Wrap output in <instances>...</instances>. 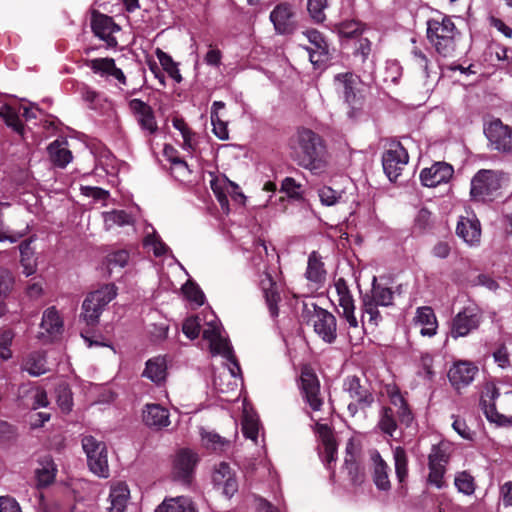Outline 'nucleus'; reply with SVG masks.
Returning a JSON list of instances; mask_svg holds the SVG:
<instances>
[{
    "label": "nucleus",
    "instance_id": "nucleus-1",
    "mask_svg": "<svg viewBox=\"0 0 512 512\" xmlns=\"http://www.w3.org/2000/svg\"><path fill=\"white\" fill-rule=\"evenodd\" d=\"M209 328L204 330V338L208 340L213 355H220L225 360V367L214 376L213 386L218 394L235 393L241 384L240 366L233 354V349L226 337L222 335L221 324L216 315L207 314Z\"/></svg>",
    "mask_w": 512,
    "mask_h": 512
},
{
    "label": "nucleus",
    "instance_id": "nucleus-2",
    "mask_svg": "<svg viewBox=\"0 0 512 512\" xmlns=\"http://www.w3.org/2000/svg\"><path fill=\"white\" fill-rule=\"evenodd\" d=\"M290 154L293 160L315 175L324 173L328 166L327 152L322 139L310 129H299L291 138Z\"/></svg>",
    "mask_w": 512,
    "mask_h": 512
},
{
    "label": "nucleus",
    "instance_id": "nucleus-3",
    "mask_svg": "<svg viewBox=\"0 0 512 512\" xmlns=\"http://www.w3.org/2000/svg\"><path fill=\"white\" fill-rule=\"evenodd\" d=\"M426 35L436 53L442 57H452L460 31L451 16L441 12L433 13L427 20Z\"/></svg>",
    "mask_w": 512,
    "mask_h": 512
},
{
    "label": "nucleus",
    "instance_id": "nucleus-4",
    "mask_svg": "<svg viewBox=\"0 0 512 512\" xmlns=\"http://www.w3.org/2000/svg\"><path fill=\"white\" fill-rule=\"evenodd\" d=\"M453 451V445L446 440L440 441L438 444L432 445L428 455V482L438 489L446 487L445 473Z\"/></svg>",
    "mask_w": 512,
    "mask_h": 512
},
{
    "label": "nucleus",
    "instance_id": "nucleus-5",
    "mask_svg": "<svg viewBox=\"0 0 512 512\" xmlns=\"http://www.w3.org/2000/svg\"><path fill=\"white\" fill-rule=\"evenodd\" d=\"M81 442L90 471L100 478H108L110 470L106 444L91 435L84 436Z\"/></svg>",
    "mask_w": 512,
    "mask_h": 512
},
{
    "label": "nucleus",
    "instance_id": "nucleus-6",
    "mask_svg": "<svg viewBox=\"0 0 512 512\" xmlns=\"http://www.w3.org/2000/svg\"><path fill=\"white\" fill-rule=\"evenodd\" d=\"M500 176L493 170H480L471 180L470 195L474 201L493 200L500 189Z\"/></svg>",
    "mask_w": 512,
    "mask_h": 512
},
{
    "label": "nucleus",
    "instance_id": "nucleus-7",
    "mask_svg": "<svg viewBox=\"0 0 512 512\" xmlns=\"http://www.w3.org/2000/svg\"><path fill=\"white\" fill-rule=\"evenodd\" d=\"M332 295V301L336 302L342 312L340 315L347 321L349 328L361 334V327L355 316V304L353 296L349 290L346 281L343 278L335 280L333 288L330 291Z\"/></svg>",
    "mask_w": 512,
    "mask_h": 512
},
{
    "label": "nucleus",
    "instance_id": "nucleus-8",
    "mask_svg": "<svg viewBox=\"0 0 512 512\" xmlns=\"http://www.w3.org/2000/svg\"><path fill=\"white\" fill-rule=\"evenodd\" d=\"M336 91L345 103L354 110L360 109L363 104V95L360 92V79L352 73L337 74L334 77Z\"/></svg>",
    "mask_w": 512,
    "mask_h": 512
},
{
    "label": "nucleus",
    "instance_id": "nucleus-9",
    "mask_svg": "<svg viewBox=\"0 0 512 512\" xmlns=\"http://www.w3.org/2000/svg\"><path fill=\"white\" fill-rule=\"evenodd\" d=\"M409 160L406 149L399 142H393L382 157L383 170L390 181H396Z\"/></svg>",
    "mask_w": 512,
    "mask_h": 512
},
{
    "label": "nucleus",
    "instance_id": "nucleus-10",
    "mask_svg": "<svg viewBox=\"0 0 512 512\" xmlns=\"http://www.w3.org/2000/svg\"><path fill=\"white\" fill-rule=\"evenodd\" d=\"M300 389L303 399L311 410L313 412L320 411L324 403L320 392V383L313 370L307 366L303 367L301 371Z\"/></svg>",
    "mask_w": 512,
    "mask_h": 512
},
{
    "label": "nucleus",
    "instance_id": "nucleus-11",
    "mask_svg": "<svg viewBox=\"0 0 512 512\" xmlns=\"http://www.w3.org/2000/svg\"><path fill=\"white\" fill-rule=\"evenodd\" d=\"M478 372V367L472 362L460 360L452 364L448 370L447 377L451 386L457 392H460L474 381Z\"/></svg>",
    "mask_w": 512,
    "mask_h": 512
},
{
    "label": "nucleus",
    "instance_id": "nucleus-12",
    "mask_svg": "<svg viewBox=\"0 0 512 512\" xmlns=\"http://www.w3.org/2000/svg\"><path fill=\"white\" fill-rule=\"evenodd\" d=\"M199 461L197 453L190 449H180L174 456L172 476L184 483H189Z\"/></svg>",
    "mask_w": 512,
    "mask_h": 512
},
{
    "label": "nucleus",
    "instance_id": "nucleus-13",
    "mask_svg": "<svg viewBox=\"0 0 512 512\" xmlns=\"http://www.w3.org/2000/svg\"><path fill=\"white\" fill-rule=\"evenodd\" d=\"M484 133L493 149L503 152L512 149V129L504 125L501 120L490 121L485 126Z\"/></svg>",
    "mask_w": 512,
    "mask_h": 512
},
{
    "label": "nucleus",
    "instance_id": "nucleus-14",
    "mask_svg": "<svg viewBox=\"0 0 512 512\" xmlns=\"http://www.w3.org/2000/svg\"><path fill=\"white\" fill-rule=\"evenodd\" d=\"M481 320V315L475 307H465L458 312L452 320L451 336L454 339L465 337L473 330L477 329Z\"/></svg>",
    "mask_w": 512,
    "mask_h": 512
},
{
    "label": "nucleus",
    "instance_id": "nucleus-15",
    "mask_svg": "<svg viewBox=\"0 0 512 512\" xmlns=\"http://www.w3.org/2000/svg\"><path fill=\"white\" fill-rule=\"evenodd\" d=\"M212 482L214 486L221 490L228 498L232 497L238 491V481L235 471L226 462L215 465L212 472Z\"/></svg>",
    "mask_w": 512,
    "mask_h": 512
},
{
    "label": "nucleus",
    "instance_id": "nucleus-16",
    "mask_svg": "<svg viewBox=\"0 0 512 512\" xmlns=\"http://www.w3.org/2000/svg\"><path fill=\"white\" fill-rule=\"evenodd\" d=\"M129 108L145 135H153L158 130L152 107L140 99H132Z\"/></svg>",
    "mask_w": 512,
    "mask_h": 512
},
{
    "label": "nucleus",
    "instance_id": "nucleus-17",
    "mask_svg": "<svg viewBox=\"0 0 512 512\" xmlns=\"http://www.w3.org/2000/svg\"><path fill=\"white\" fill-rule=\"evenodd\" d=\"M315 333L326 343H333L337 337L335 316L324 309H317L312 317Z\"/></svg>",
    "mask_w": 512,
    "mask_h": 512
},
{
    "label": "nucleus",
    "instance_id": "nucleus-18",
    "mask_svg": "<svg viewBox=\"0 0 512 512\" xmlns=\"http://www.w3.org/2000/svg\"><path fill=\"white\" fill-rule=\"evenodd\" d=\"M91 27L95 36L104 41L107 47L113 48L117 45L114 33L118 32L120 28L111 17L94 12Z\"/></svg>",
    "mask_w": 512,
    "mask_h": 512
},
{
    "label": "nucleus",
    "instance_id": "nucleus-19",
    "mask_svg": "<svg viewBox=\"0 0 512 512\" xmlns=\"http://www.w3.org/2000/svg\"><path fill=\"white\" fill-rule=\"evenodd\" d=\"M499 395L500 393L496 385L492 382H487L483 386L479 405L488 421L502 425L506 418L497 412L495 406V401Z\"/></svg>",
    "mask_w": 512,
    "mask_h": 512
},
{
    "label": "nucleus",
    "instance_id": "nucleus-20",
    "mask_svg": "<svg viewBox=\"0 0 512 512\" xmlns=\"http://www.w3.org/2000/svg\"><path fill=\"white\" fill-rule=\"evenodd\" d=\"M270 20L278 34L292 33L296 27L295 11L289 3H280L270 13Z\"/></svg>",
    "mask_w": 512,
    "mask_h": 512
},
{
    "label": "nucleus",
    "instance_id": "nucleus-21",
    "mask_svg": "<svg viewBox=\"0 0 512 512\" xmlns=\"http://www.w3.org/2000/svg\"><path fill=\"white\" fill-rule=\"evenodd\" d=\"M315 421V431L321 439L323 450L320 452L321 458L328 469H331V464L336 460L337 446L334 436L326 423H322L321 419L311 417Z\"/></svg>",
    "mask_w": 512,
    "mask_h": 512
},
{
    "label": "nucleus",
    "instance_id": "nucleus-22",
    "mask_svg": "<svg viewBox=\"0 0 512 512\" xmlns=\"http://www.w3.org/2000/svg\"><path fill=\"white\" fill-rule=\"evenodd\" d=\"M454 170L445 162H436L431 167L424 168L420 172L421 183L426 187H436L447 183L453 176Z\"/></svg>",
    "mask_w": 512,
    "mask_h": 512
},
{
    "label": "nucleus",
    "instance_id": "nucleus-23",
    "mask_svg": "<svg viewBox=\"0 0 512 512\" xmlns=\"http://www.w3.org/2000/svg\"><path fill=\"white\" fill-rule=\"evenodd\" d=\"M371 473L373 483L378 490L388 491L391 488L389 466L377 450L370 451Z\"/></svg>",
    "mask_w": 512,
    "mask_h": 512
},
{
    "label": "nucleus",
    "instance_id": "nucleus-24",
    "mask_svg": "<svg viewBox=\"0 0 512 512\" xmlns=\"http://www.w3.org/2000/svg\"><path fill=\"white\" fill-rule=\"evenodd\" d=\"M259 285L265 297L271 317L276 318L279 314L278 302L280 301V294L277 283L266 269L260 275Z\"/></svg>",
    "mask_w": 512,
    "mask_h": 512
},
{
    "label": "nucleus",
    "instance_id": "nucleus-25",
    "mask_svg": "<svg viewBox=\"0 0 512 512\" xmlns=\"http://www.w3.org/2000/svg\"><path fill=\"white\" fill-rule=\"evenodd\" d=\"M143 422L154 430H161L170 425L169 411L160 404H146L142 411Z\"/></svg>",
    "mask_w": 512,
    "mask_h": 512
},
{
    "label": "nucleus",
    "instance_id": "nucleus-26",
    "mask_svg": "<svg viewBox=\"0 0 512 512\" xmlns=\"http://www.w3.org/2000/svg\"><path fill=\"white\" fill-rule=\"evenodd\" d=\"M456 234L470 246L479 244L481 226L476 217H460L456 227Z\"/></svg>",
    "mask_w": 512,
    "mask_h": 512
},
{
    "label": "nucleus",
    "instance_id": "nucleus-27",
    "mask_svg": "<svg viewBox=\"0 0 512 512\" xmlns=\"http://www.w3.org/2000/svg\"><path fill=\"white\" fill-rule=\"evenodd\" d=\"M413 324L420 328L422 336L432 337L437 333V318L433 309L429 306H421L416 309Z\"/></svg>",
    "mask_w": 512,
    "mask_h": 512
},
{
    "label": "nucleus",
    "instance_id": "nucleus-28",
    "mask_svg": "<svg viewBox=\"0 0 512 512\" xmlns=\"http://www.w3.org/2000/svg\"><path fill=\"white\" fill-rule=\"evenodd\" d=\"M88 66L95 73L101 77L113 78L120 84H126V77L123 71L116 67L115 61L112 58H96L89 61Z\"/></svg>",
    "mask_w": 512,
    "mask_h": 512
},
{
    "label": "nucleus",
    "instance_id": "nucleus-29",
    "mask_svg": "<svg viewBox=\"0 0 512 512\" xmlns=\"http://www.w3.org/2000/svg\"><path fill=\"white\" fill-rule=\"evenodd\" d=\"M343 390L363 408L374 401L373 395L360 384V379L356 376H349L344 380Z\"/></svg>",
    "mask_w": 512,
    "mask_h": 512
},
{
    "label": "nucleus",
    "instance_id": "nucleus-30",
    "mask_svg": "<svg viewBox=\"0 0 512 512\" xmlns=\"http://www.w3.org/2000/svg\"><path fill=\"white\" fill-rule=\"evenodd\" d=\"M412 43L414 46L411 49V61L414 69L421 73V78L424 82H427L431 75L436 72L434 71L433 63L428 59L425 53V48L416 45V40L413 38Z\"/></svg>",
    "mask_w": 512,
    "mask_h": 512
},
{
    "label": "nucleus",
    "instance_id": "nucleus-31",
    "mask_svg": "<svg viewBox=\"0 0 512 512\" xmlns=\"http://www.w3.org/2000/svg\"><path fill=\"white\" fill-rule=\"evenodd\" d=\"M143 376L156 385H161L167 378V361L165 357L157 356L146 362Z\"/></svg>",
    "mask_w": 512,
    "mask_h": 512
},
{
    "label": "nucleus",
    "instance_id": "nucleus-32",
    "mask_svg": "<svg viewBox=\"0 0 512 512\" xmlns=\"http://www.w3.org/2000/svg\"><path fill=\"white\" fill-rule=\"evenodd\" d=\"M130 498V491L127 484L117 482L111 486L109 501V512H124Z\"/></svg>",
    "mask_w": 512,
    "mask_h": 512
},
{
    "label": "nucleus",
    "instance_id": "nucleus-33",
    "mask_svg": "<svg viewBox=\"0 0 512 512\" xmlns=\"http://www.w3.org/2000/svg\"><path fill=\"white\" fill-rule=\"evenodd\" d=\"M21 369L31 376H40L47 372L46 355L43 351L28 353L22 360Z\"/></svg>",
    "mask_w": 512,
    "mask_h": 512
},
{
    "label": "nucleus",
    "instance_id": "nucleus-34",
    "mask_svg": "<svg viewBox=\"0 0 512 512\" xmlns=\"http://www.w3.org/2000/svg\"><path fill=\"white\" fill-rule=\"evenodd\" d=\"M56 473L57 468L53 459L49 456L41 458L35 470L37 485L39 487L49 486L55 480Z\"/></svg>",
    "mask_w": 512,
    "mask_h": 512
},
{
    "label": "nucleus",
    "instance_id": "nucleus-35",
    "mask_svg": "<svg viewBox=\"0 0 512 512\" xmlns=\"http://www.w3.org/2000/svg\"><path fill=\"white\" fill-rule=\"evenodd\" d=\"M304 35L308 41L314 45V49H309L310 61L312 64H317L322 61V57H325L328 53V45L324 40L321 33L317 30H307Z\"/></svg>",
    "mask_w": 512,
    "mask_h": 512
},
{
    "label": "nucleus",
    "instance_id": "nucleus-36",
    "mask_svg": "<svg viewBox=\"0 0 512 512\" xmlns=\"http://www.w3.org/2000/svg\"><path fill=\"white\" fill-rule=\"evenodd\" d=\"M47 150L50 160L58 167L64 168L72 161V153L65 140L53 141Z\"/></svg>",
    "mask_w": 512,
    "mask_h": 512
},
{
    "label": "nucleus",
    "instance_id": "nucleus-37",
    "mask_svg": "<svg viewBox=\"0 0 512 512\" xmlns=\"http://www.w3.org/2000/svg\"><path fill=\"white\" fill-rule=\"evenodd\" d=\"M202 445L214 452H225L231 447V441L220 436L218 433L201 428L200 430Z\"/></svg>",
    "mask_w": 512,
    "mask_h": 512
},
{
    "label": "nucleus",
    "instance_id": "nucleus-38",
    "mask_svg": "<svg viewBox=\"0 0 512 512\" xmlns=\"http://www.w3.org/2000/svg\"><path fill=\"white\" fill-rule=\"evenodd\" d=\"M41 329H43L49 337L59 335L63 330V320L55 307H49L43 312Z\"/></svg>",
    "mask_w": 512,
    "mask_h": 512
},
{
    "label": "nucleus",
    "instance_id": "nucleus-39",
    "mask_svg": "<svg viewBox=\"0 0 512 512\" xmlns=\"http://www.w3.org/2000/svg\"><path fill=\"white\" fill-rule=\"evenodd\" d=\"M155 512H196L192 501L184 496L165 499Z\"/></svg>",
    "mask_w": 512,
    "mask_h": 512
},
{
    "label": "nucleus",
    "instance_id": "nucleus-40",
    "mask_svg": "<svg viewBox=\"0 0 512 512\" xmlns=\"http://www.w3.org/2000/svg\"><path fill=\"white\" fill-rule=\"evenodd\" d=\"M306 278L314 283H321L325 280L326 271L319 254L313 251L308 257Z\"/></svg>",
    "mask_w": 512,
    "mask_h": 512
},
{
    "label": "nucleus",
    "instance_id": "nucleus-41",
    "mask_svg": "<svg viewBox=\"0 0 512 512\" xmlns=\"http://www.w3.org/2000/svg\"><path fill=\"white\" fill-rule=\"evenodd\" d=\"M117 296V287L106 284L88 295V303L93 301L102 310Z\"/></svg>",
    "mask_w": 512,
    "mask_h": 512
},
{
    "label": "nucleus",
    "instance_id": "nucleus-42",
    "mask_svg": "<svg viewBox=\"0 0 512 512\" xmlns=\"http://www.w3.org/2000/svg\"><path fill=\"white\" fill-rule=\"evenodd\" d=\"M208 313H213L215 315L213 311H205L203 313V317L193 316L187 318L184 321L182 331L189 339H196L200 333L201 328L203 329V331L205 330V328H209L206 319ZM203 339L205 340L204 337ZM206 341L208 340L206 339Z\"/></svg>",
    "mask_w": 512,
    "mask_h": 512
},
{
    "label": "nucleus",
    "instance_id": "nucleus-43",
    "mask_svg": "<svg viewBox=\"0 0 512 512\" xmlns=\"http://www.w3.org/2000/svg\"><path fill=\"white\" fill-rule=\"evenodd\" d=\"M104 227L106 230H112L117 227L131 225L133 218L124 210H112L102 213Z\"/></svg>",
    "mask_w": 512,
    "mask_h": 512
},
{
    "label": "nucleus",
    "instance_id": "nucleus-44",
    "mask_svg": "<svg viewBox=\"0 0 512 512\" xmlns=\"http://www.w3.org/2000/svg\"><path fill=\"white\" fill-rule=\"evenodd\" d=\"M211 189L213 190L217 200L220 203V206L223 210L229 211V201L226 196V190L235 189L232 185V181L227 179L226 177H216L210 182Z\"/></svg>",
    "mask_w": 512,
    "mask_h": 512
},
{
    "label": "nucleus",
    "instance_id": "nucleus-45",
    "mask_svg": "<svg viewBox=\"0 0 512 512\" xmlns=\"http://www.w3.org/2000/svg\"><path fill=\"white\" fill-rule=\"evenodd\" d=\"M242 431L246 438L257 442L259 420L252 411H249L248 405L245 402L243 403Z\"/></svg>",
    "mask_w": 512,
    "mask_h": 512
},
{
    "label": "nucleus",
    "instance_id": "nucleus-46",
    "mask_svg": "<svg viewBox=\"0 0 512 512\" xmlns=\"http://www.w3.org/2000/svg\"><path fill=\"white\" fill-rule=\"evenodd\" d=\"M21 255V265L23 267V273L26 276L33 275L37 270V263L34 257V251L31 248V241H24L19 246Z\"/></svg>",
    "mask_w": 512,
    "mask_h": 512
},
{
    "label": "nucleus",
    "instance_id": "nucleus-47",
    "mask_svg": "<svg viewBox=\"0 0 512 512\" xmlns=\"http://www.w3.org/2000/svg\"><path fill=\"white\" fill-rule=\"evenodd\" d=\"M387 393L390 399V402L398 408V414L402 421L410 422L412 420L411 412L407 406V403L395 386H389L387 388Z\"/></svg>",
    "mask_w": 512,
    "mask_h": 512
},
{
    "label": "nucleus",
    "instance_id": "nucleus-48",
    "mask_svg": "<svg viewBox=\"0 0 512 512\" xmlns=\"http://www.w3.org/2000/svg\"><path fill=\"white\" fill-rule=\"evenodd\" d=\"M150 229L151 232L146 231V236L143 240L144 247L152 250L156 257L165 255L169 251L168 246L160 239L153 227H150Z\"/></svg>",
    "mask_w": 512,
    "mask_h": 512
},
{
    "label": "nucleus",
    "instance_id": "nucleus-49",
    "mask_svg": "<svg viewBox=\"0 0 512 512\" xmlns=\"http://www.w3.org/2000/svg\"><path fill=\"white\" fill-rule=\"evenodd\" d=\"M378 428L384 434L393 437L397 430V423L394 419L393 411L389 407H383L380 411Z\"/></svg>",
    "mask_w": 512,
    "mask_h": 512
},
{
    "label": "nucleus",
    "instance_id": "nucleus-50",
    "mask_svg": "<svg viewBox=\"0 0 512 512\" xmlns=\"http://www.w3.org/2000/svg\"><path fill=\"white\" fill-rule=\"evenodd\" d=\"M156 56L161 64V66L168 73V75L175 82L180 83L182 81V76L180 74L178 65L173 61L171 56L159 48L156 50Z\"/></svg>",
    "mask_w": 512,
    "mask_h": 512
},
{
    "label": "nucleus",
    "instance_id": "nucleus-51",
    "mask_svg": "<svg viewBox=\"0 0 512 512\" xmlns=\"http://www.w3.org/2000/svg\"><path fill=\"white\" fill-rule=\"evenodd\" d=\"M378 304L373 302L366 294L362 299V323H364L363 318L365 315L368 316V324L372 327H376L380 321L382 320L381 314L378 310Z\"/></svg>",
    "mask_w": 512,
    "mask_h": 512
},
{
    "label": "nucleus",
    "instance_id": "nucleus-52",
    "mask_svg": "<svg viewBox=\"0 0 512 512\" xmlns=\"http://www.w3.org/2000/svg\"><path fill=\"white\" fill-rule=\"evenodd\" d=\"M454 484L457 490L465 495H472L476 489L475 479L467 471L457 472L455 474Z\"/></svg>",
    "mask_w": 512,
    "mask_h": 512
},
{
    "label": "nucleus",
    "instance_id": "nucleus-53",
    "mask_svg": "<svg viewBox=\"0 0 512 512\" xmlns=\"http://www.w3.org/2000/svg\"><path fill=\"white\" fill-rule=\"evenodd\" d=\"M376 278H374V282ZM368 297L380 306H389L393 303V291L390 288L373 284L371 294Z\"/></svg>",
    "mask_w": 512,
    "mask_h": 512
},
{
    "label": "nucleus",
    "instance_id": "nucleus-54",
    "mask_svg": "<svg viewBox=\"0 0 512 512\" xmlns=\"http://www.w3.org/2000/svg\"><path fill=\"white\" fill-rule=\"evenodd\" d=\"M0 117L5 121L7 126L11 127L17 133L23 132V124L19 118L18 112L9 105H3L0 108Z\"/></svg>",
    "mask_w": 512,
    "mask_h": 512
},
{
    "label": "nucleus",
    "instance_id": "nucleus-55",
    "mask_svg": "<svg viewBox=\"0 0 512 512\" xmlns=\"http://www.w3.org/2000/svg\"><path fill=\"white\" fill-rule=\"evenodd\" d=\"M393 458L395 463V473L400 483L404 482L407 477V455L405 450L398 446L393 450Z\"/></svg>",
    "mask_w": 512,
    "mask_h": 512
},
{
    "label": "nucleus",
    "instance_id": "nucleus-56",
    "mask_svg": "<svg viewBox=\"0 0 512 512\" xmlns=\"http://www.w3.org/2000/svg\"><path fill=\"white\" fill-rule=\"evenodd\" d=\"M15 277L7 268L0 267V301H4L12 292Z\"/></svg>",
    "mask_w": 512,
    "mask_h": 512
},
{
    "label": "nucleus",
    "instance_id": "nucleus-57",
    "mask_svg": "<svg viewBox=\"0 0 512 512\" xmlns=\"http://www.w3.org/2000/svg\"><path fill=\"white\" fill-rule=\"evenodd\" d=\"M6 206H8V203H0V242L9 241L10 243H15L26 234L28 226L22 231H12L9 228H5L2 221V210Z\"/></svg>",
    "mask_w": 512,
    "mask_h": 512
},
{
    "label": "nucleus",
    "instance_id": "nucleus-58",
    "mask_svg": "<svg viewBox=\"0 0 512 512\" xmlns=\"http://www.w3.org/2000/svg\"><path fill=\"white\" fill-rule=\"evenodd\" d=\"M103 310L95 305L93 301L88 303V296L82 304V317L87 325H96Z\"/></svg>",
    "mask_w": 512,
    "mask_h": 512
},
{
    "label": "nucleus",
    "instance_id": "nucleus-59",
    "mask_svg": "<svg viewBox=\"0 0 512 512\" xmlns=\"http://www.w3.org/2000/svg\"><path fill=\"white\" fill-rule=\"evenodd\" d=\"M130 256L127 250H117L107 255L106 264L111 273L116 268H124L129 262Z\"/></svg>",
    "mask_w": 512,
    "mask_h": 512
},
{
    "label": "nucleus",
    "instance_id": "nucleus-60",
    "mask_svg": "<svg viewBox=\"0 0 512 512\" xmlns=\"http://www.w3.org/2000/svg\"><path fill=\"white\" fill-rule=\"evenodd\" d=\"M340 36L353 37L362 31V24L356 20H345L335 25Z\"/></svg>",
    "mask_w": 512,
    "mask_h": 512
},
{
    "label": "nucleus",
    "instance_id": "nucleus-61",
    "mask_svg": "<svg viewBox=\"0 0 512 512\" xmlns=\"http://www.w3.org/2000/svg\"><path fill=\"white\" fill-rule=\"evenodd\" d=\"M57 404L62 412L68 413L72 410V393L67 386H60L57 389Z\"/></svg>",
    "mask_w": 512,
    "mask_h": 512
},
{
    "label": "nucleus",
    "instance_id": "nucleus-62",
    "mask_svg": "<svg viewBox=\"0 0 512 512\" xmlns=\"http://www.w3.org/2000/svg\"><path fill=\"white\" fill-rule=\"evenodd\" d=\"M182 290L186 298L189 301L195 303L197 306H200L204 303V293L196 284L188 282L183 286Z\"/></svg>",
    "mask_w": 512,
    "mask_h": 512
},
{
    "label": "nucleus",
    "instance_id": "nucleus-63",
    "mask_svg": "<svg viewBox=\"0 0 512 512\" xmlns=\"http://www.w3.org/2000/svg\"><path fill=\"white\" fill-rule=\"evenodd\" d=\"M318 196L322 205L333 206L339 202L341 193L329 186H323L318 190Z\"/></svg>",
    "mask_w": 512,
    "mask_h": 512
},
{
    "label": "nucleus",
    "instance_id": "nucleus-64",
    "mask_svg": "<svg viewBox=\"0 0 512 512\" xmlns=\"http://www.w3.org/2000/svg\"><path fill=\"white\" fill-rule=\"evenodd\" d=\"M345 469L348 471L350 481L353 485L358 486L364 482V472L356 462H352L348 458H345Z\"/></svg>",
    "mask_w": 512,
    "mask_h": 512
}]
</instances>
